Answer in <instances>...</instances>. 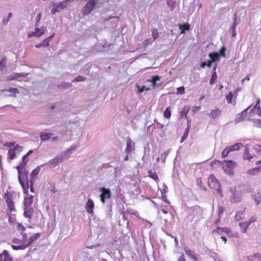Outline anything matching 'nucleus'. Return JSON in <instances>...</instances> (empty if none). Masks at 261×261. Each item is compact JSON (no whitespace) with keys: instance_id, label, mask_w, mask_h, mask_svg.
<instances>
[{"instance_id":"obj_15","label":"nucleus","mask_w":261,"mask_h":261,"mask_svg":"<svg viewBox=\"0 0 261 261\" xmlns=\"http://www.w3.org/2000/svg\"><path fill=\"white\" fill-rule=\"evenodd\" d=\"M185 251L186 254L194 261H199L197 257L195 255L194 252L189 247H185Z\"/></svg>"},{"instance_id":"obj_13","label":"nucleus","mask_w":261,"mask_h":261,"mask_svg":"<svg viewBox=\"0 0 261 261\" xmlns=\"http://www.w3.org/2000/svg\"><path fill=\"white\" fill-rule=\"evenodd\" d=\"M250 107H248L247 108L244 110L241 113L238 114L236 119L237 122H240L245 120L247 116V110L250 108Z\"/></svg>"},{"instance_id":"obj_46","label":"nucleus","mask_w":261,"mask_h":261,"mask_svg":"<svg viewBox=\"0 0 261 261\" xmlns=\"http://www.w3.org/2000/svg\"><path fill=\"white\" fill-rule=\"evenodd\" d=\"M257 220V218L255 216H251L249 219L246 222L248 223V224L250 225L252 223H253Z\"/></svg>"},{"instance_id":"obj_44","label":"nucleus","mask_w":261,"mask_h":261,"mask_svg":"<svg viewBox=\"0 0 261 261\" xmlns=\"http://www.w3.org/2000/svg\"><path fill=\"white\" fill-rule=\"evenodd\" d=\"M152 36L154 40H155L159 37V33L157 29H153L151 30Z\"/></svg>"},{"instance_id":"obj_22","label":"nucleus","mask_w":261,"mask_h":261,"mask_svg":"<svg viewBox=\"0 0 261 261\" xmlns=\"http://www.w3.org/2000/svg\"><path fill=\"white\" fill-rule=\"evenodd\" d=\"M223 163L218 160H215L211 163V168L215 170L219 167H222Z\"/></svg>"},{"instance_id":"obj_50","label":"nucleus","mask_w":261,"mask_h":261,"mask_svg":"<svg viewBox=\"0 0 261 261\" xmlns=\"http://www.w3.org/2000/svg\"><path fill=\"white\" fill-rule=\"evenodd\" d=\"M17 229L19 231L23 232L25 230V228L21 223H18L17 226Z\"/></svg>"},{"instance_id":"obj_58","label":"nucleus","mask_w":261,"mask_h":261,"mask_svg":"<svg viewBox=\"0 0 261 261\" xmlns=\"http://www.w3.org/2000/svg\"><path fill=\"white\" fill-rule=\"evenodd\" d=\"M41 17V14L40 13L38 14L36 17V22L35 24L36 26L38 25V23H39V22L40 21Z\"/></svg>"},{"instance_id":"obj_36","label":"nucleus","mask_w":261,"mask_h":261,"mask_svg":"<svg viewBox=\"0 0 261 261\" xmlns=\"http://www.w3.org/2000/svg\"><path fill=\"white\" fill-rule=\"evenodd\" d=\"M160 80V77L158 75H154L152 77L151 80H148L147 81L151 82L153 87H155L156 82Z\"/></svg>"},{"instance_id":"obj_18","label":"nucleus","mask_w":261,"mask_h":261,"mask_svg":"<svg viewBox=\"0 0 261 261\" xmlns=\"http://www.w3.org/2000/svg\"><path fill=\"white\" fill-rule=\"evenodd\" d=\"M221 111L218 108L212 110L209 114V116L212 119H215L220 116Z\"/></svg>"},{"instance_id":"obj_49","label":"nucleus","mask_w":261,"mask_h":261,"mask_svg":"<svg viewBox=\"0 0 261 261\" xmlns=\"http://www.w3.org/2000/svg\"><path fill=\"white\" fill-rule=\"evenodd\" d=\"M189 132H190L189 129H186L185 133L181 138V142H183L188 137Z\"/></svg>"},{"instance_id":"obj_11","label":"nucleus","mask_w":261,"mask_h":261,"mask_svg":"<svg viewBox=\"0 0 261 261\" xmlns=\"http://www.w3.org/2000/svg\"><path fill=\"white\" fill-rule=\"evenodd\" d=\"M33 208L32 206H24L23 216L25 217L31 219L33 215Z\"/></svg>"},{"instance_id":"obj_43","label":"nucleus","mask_w":261,"mask_h":261,"mask_svg":"<svg viewBox=\"0 0 261 261\" xmlns=\"http://www.w3.org/2000/svg\"><path fill=\"white\" fill-rule=\"evenodd\" d=\"M46 42H44V39L41 42L38 44H37L35 45V47L36 48H40L42 46H48L49 45V43H48V44L46 43Z\"/></svg>"},{"instance_id":"obj_28","label":"nucleus","mask_w":261,"mask_h":261,"mask_svg":"<svg viewBox=\"0 0 261 261\" xmlns=\"http://www.w3.org/2000/svg\"><path fill=\"white\" fill-rule=\"evenodd\" d=\"M33 196H30L29 197L24 198L23 202L24 206H31L33 202Z\"/></svg>"},{"instance_id":"obj_62","label":"nucleus","mask_w":261,"mask_h":261,"mask_svg":"<svg viewBox=\"0 0 261 261\" xmlns=\"http://www.w3.org/2000/svg\"><path fill=\"white\" fill-rule=\"evenodd\" d=\"M168 152L167 151H165L163 154H161V158H163L164 160L165 161L167 156H168Z\"/></svg>"},{"instance_id":"obj_4","label":"nucleus","mask_w":261,"mask_h":261,"mask_svg":"<svg viewBox=\"0 0 261 261\" xmlns=\"http://www.w3.org/2000/svg\"><path fill=\"white\" fill-rule=\"evenodd\" d=\"M5 198L8 208V211L10 213H11L13 211H15V207L12 200L13 196L12 194L9 192L6 193L5 194Z\"/></svg>"},{"instance_id":"obj_59","label":"nucleus","mask_w":261,"mask_h":261,"mask_svg":"<svg viewBox=\"0 0 261 261\" xmlns=\"http://www.w3.org/2000/svg\"><path fill=\"white\" fill-rule=\"evenodd\" d=\"M5 63H6V61H5V60L4 59H3L0 61V69H2L3 68H4L5 67Z\"/></svg>"},{"instance_id":"obj_30","label":"nucleus","mask_w":261,"mask_h":261,"mask_svg":"<svg viewBox=\"0 0 261 261\" xmlns=\"http://www.w3.org/2000/svg\"><path fill=\"white\" fill-rule=\"evenodd\" d=\"M148 173L149 175V176L152 178L153 180L155 181L156 183H158L159 181V177L156 173L152 172L151 170H149L148 171Z\"/></svg>"},{"instance_id":"obj_48","label":"nucleus","mask_w":261,"mask_h":261,"mask_svg":"<svg viewBox=\"0 0 261 261\" xmlns=\"http://www.w3.org/2000/svg\"><path fill=\"white\" fill-rule=\"evenodd\" d=\"M138 92L139 93H142L144 91H148L150 90L149 88H147L145 86L140 87L138 86Z\"/></svg>"},{"instance_id":"obj_10","label":"nucleus","mask_w":261,"mask_h":261,"mask_svg":"<svg viewBox=\"0 0 261 261\" xmlns=\"http://www.w3.org/2000/svg\"><path fill=\"white\" fill-rule=\"evenodd\" d=\"M63 161V156L57 155L54 159L50 160L47 163L50 168L55 167L58 165L59 163L62 162Z\"/></svg>"},{"instance_id":"obj_33","label":"nucleus","mask_w":261,"mask_h":261,"mask_svg":"<svg viewBox=\"0 0 261 261\" xmlns=\"http://www.w3.org/2000/svg\"><path fill=\"white\" fill-rule=\"evenodd\" d=\"M19 181L20 184H21V186L23 188V193L24 194H28V192H29V185L28 182L26 184H25L22 181L21 179H20V180H19Z\"/></svg>"},{"instance_id":"obj_26","label":"nucleus","mask_w":261,"mask_h":261,"mask_svg":"<svg viewBox=\"0 0 261 261\" xmlns=\"http://www.w3.org/2000/svg\"><path fill=\"white\" fill-rule=\"evenodd\" d=\"M178 27L180 30V34H184L186 31H189L190 29V25L188 23L184 24H178Z\"/></svg>"},{"instance_id":"obj_17","label":"nucleus","mask_w":261,"mask_h":261,"mask_svg":"<svg viewBox=\"0 0 261 261\" xmlns=\"http://www.w3.org/2000/svg\"><path fill=\"white\" fill-rule=\"evenodd\" d=\"M134 145L132 140L129 138H127L126 140V147L125 149V152L127 154L130 153L133 150Z\"/></svg>"},{"instance_id":"obj_25","label":"nucleus","mask_w":261,"mask_h":261,"mask_svg":"<svg viewBox=\"0 0 261 261\" xmlns=\"http://www.w3.org/2000/svg\"><path fill=\"white\" fill-rule=\"evenodd\" d=\"M209 57L211 59V60L208 61V64H212L219 59V55L217 53H212L208 55Z\"/></svg>"},{"instance_id":"obj_6","label":"nucleus","mask_w":261,"mask_h":261,"mask_svg":"<svg viewBox=\"0 0 261 261\" xmlns=\"http://www.w3.org/2000/svg\"><path fill=\"white\" fill-rule=\"evenodd\" d=\"M225 162L226 165L223 166V170L228 174H233L234 173L233 169L236 165V163L232 161H225Z\"/></svg>"},{"instance_id":"obj_32","label":"nucleus","mask_w":261,"mask_h":261,"mask_svg":"<svg viewBox=\"0 0 261 261\" xmlns=\"http://www.w3.org/2000/svg\"><path fill=\"white\" fill-rule=\"evenodd\" d=\"M16 156V153L15 149H10L9 150L8 152V159L12 160L15 159Z\"/></svg>"},{"instance_id":"obj_29","label":"nucleus","mask_w":261,"mask_h":261,"mask_svg":"<svg viewBox=\"0 0 261 261\" xmlns=\"http://www.w3.org/2000/svg\"><path fill=\"white\" fill-rule=\"evenodd\" d=\"M244 212L243 211H238L237 212L236 216L234 217V219L237 221H239L241 220L244 219Z\"/></svg>"},{"instance_id":"obj_19","label":"nucleus","mask_w":261,"mask_h":261,"mask_svg":"<svg viewBox=\"0 0 261 261\" xmlns=\"http://www.w3.org/2000/svg\"><path fill=\"white\" fill-rule=\"evenodd\" d=\"M216 68H217V65H216L214 67V68L213 70L212 74L211 77V79L210 81V84L211 85H214V84H215L216 83V80L217 79V74L216 73Z\"/></svg>"},{"instance_id":"obj_3","label":"nucleus","mask_w":261,"mask_h":261,"mask_svg":"<svg viewBox=\"0 0 261 261\" xmlns=\"http://www.w3.org/2000/svg\"><path fill=\"white\" fill-rule=\"evenodd\" d=\"M73 1L74 0H65L58 4H54L51 11V14H55L57 12H59L61 10L65 9L69 5L68 2Z\"/></svg>"},{"instance_id":"obj_52","label":"nucleus","mask_w":261,"mask_h":261,"mask_svg":"<svg viewBox=\"0 0 261 261\" xmlns=\"http://www.w3.org/2000/svg\"><path fill=\"white\" fill-rule=\"evenodd\" d=\"M5 146L11 148L12 147L15 146V142H7L5 144Z\"/></svg>"},{"instance_id":"obj_51","label":"nucleus","mask_w":261,"mask_h":261,"mask_svg":"<svg viewBox=\"0 0 261 261\" xmlns=\"http://www.w3.org/2000/svg\"><path fill=\"white\" fill-rule=\"evenodd\" d=\"M8 91L9 92H11V93H13L14 94H16L17 93H19L18 89L17 88H10L8 90Z\"/></svg>"},{"instance_id":"obj_14","label":"nucleus","mask_w":261,"mask_h":261,"mask_svg":"<svg viewBox=\"0 0 261 261\" xmlns=\"http://www.w3.org/2000/svg\"><path fill=\"white\" fill-rule=\"evenodd\" d=\"M0 261H12V257L9 254L8 251L4 250L0 254Z\"/></svg>"},{"instance_id":"obj_54","label":"nucleus","mask_w":261,"mask_h":261,"mask_svg":"<svg viewBox=\"0 0 261 261\" xmlns=\"http://www.w3.org/2000/svg\"><path fill=\"white\" fill-rule=\"evenodd\" d=\"M254 149L256 152H260L261 151V145L258 144H255L253 147Z\"/></svg>"},{"instance_id":"obj_31","label":"nucleus","mask_w":261,"mask_h":261,"mask_svg":"<svg viewBox=\"0 0 261 261\" xmlns=\"http://www.w3.org/2000/svg\"><path fill=\"white\" fill-rule=\"evenodd\" d=\"M190 109V106H185L181 111V117H185L187 118V114Z\"/></svg>"},{"instance_id":"obj_63","label":"nucleus","mask_w":261,"mask_h":261,"mask_svg":"<svg viewBox=\"0 0 261 261\" xmlns=\"http://www.w3.org/2000/svg\"><path fill=\"white\" fill-rule=\"evenodd\" d=\"M21 234L22 237V239H23V241H24L27 240V234L26 233L24 232H21Z\"/></svg>"},{"instance_id":"obj_1","label":"nucleus","mask_w":261,"mask_h":261,"mask_svg":"<svg viewBox=\"0 0 261 261\" xmlns=\"http://www.w3.org/2000/svg\"><path fill=\"white\" fill-rule=\"evenodd\" d=\"M207 184L210 187L215 189L220 196H222L220 182L214 174H211L209 176Z\"/></svg>"},{"instance_id":"obj_9","label":"nucleus","mask_w":261,"mask_h":261,"mask_svg":"<svg viewBox=\"0 0 261 261\" xmlns=\"http://www.w3.org/2000/svg\"><path fill=\"white\" fill-rule=\"evenodd\" d=\"M101 194L100 195V201L104 203L106 199H109L111 197V192L109 189H106L104 187L101 188L100 190Z\"/></svg>"},{"instance_id":"obj_5","label":"nucleus","mask_w":261,"mask_h":261,"mask_svg":"<svg viewBox=\"0 0 261 261\" xmlns=\"http://www.w3.org/2000/svg\"><path fill=\"white\" fill-rule=\"evenodd\" d=\"M239 88L236 89L234 92H229L226 95V99L228 104H232L235 106L236 104V99L238 95Z\"/></svg>"},{"instance_id":"obj_39","label":"nucleus","mask_w":261,"mask_h":261,"mask_svg":"<svg viewBox=\"0 0 261 261\" xmlns=\"http://www.w3.org/2000/svg\"><path fill=\"white\" fill-rule=\"evenodd\" d=\"M164 117L167 119H169L171 117V110L169 107L166 108L164 112Z\"/></svg>"},{"instance_id":"obj_27","label":"nucleus","mask_w":261,"mask_h":261,"mask_svg":"<svg viewBox=\"0 0 261 261\" xmlns=\"http://www.w3.org/2000/svg\"><path fill=\"white\" fill-rule=\"evenodd\" d=\"M26 165V163H24V165H19L16 167V169L18 174V180H20L21 176H22V171L24 169V166Z\"/></svg>"},{"instance_id":"obj_64","label":"nucleus","mask_w":261,"mask_h":261,"mask_svg":"<svg viewBox=\"0 0 261 261\" xmlns=\"http://www.w3.org/2000/svg\"><path fill=\"white\" fill-rule=\"evenodd\" d=\"M178 261H186L185 255L184 254L180 255L178 259Z\"/></svg>"},{"instance_id":"obj_61","label":"nucleus","mask_w":261,"mask_h":261,"mask_svg":"<svg viewBox=\"0 0 261 261\" xmlns=\"http://www.w3.org/2000/svg\"><path fill=\"white\" fill-rule=\"evenodd\" d=\"M186 119L187 120V127L186 129L190 130L191 128V121L188 117H187V118H186Z\"/></svg>"},{"instance_id":"obj_8","label":"nucleus","mask_w":261,"mask_h":261,"mask_svg":"<svg viewBox=\"0 0 261 261\" xmlns=\"http://www.w3.org/2000/svg\"><path fill=\"white\" fill-rule=\"evenodd\" d=\"M203 210L199 206H195L191 210L190 215L192 218L200 217L202 216Z\"/></svg>"},{"instance_id":"obj_23","label":"nucleus","mask_w":261,"mask_h":261,"mask_svg":"<svg viewBox=\"0 0 261 261\" xmlns=\"http://www.w3.org/2000/svg\"><path fill=\"white\" fill-rule=\"evenodd\" d=\"M239 225L240 227L241 231L243 233H246L247 232L248 228L249 226L246 221L240 222Z\"/></svg>"},{"instance_id":"obj_45","label":"nucleus","mask_w":261,"mask_h":261,"mask_svg":"<svg viewBox=\"0 0 261 261\" xmlns=\"http://www.w3.org/2000/svg\"><path fill=\"white\" fill-rule=\"evenodd\" d=\"M225 209L222 206H218V217L221 218V215L224 212Z\"/></svg>"},{"instance_id":"obj_60","label":"nucleus","mask_w":261,"mask_h":261,"mask_svg":"<svg viewBox=\"0 0 261 261\" xmlns=\"http://www.w3.org/2000/svg\"><path fill=\"white\" fill-rule=\"evenodd\" d=\"M55 36V34L54 33L53 34H52L51 35H50V36H49L48 37H47L45 39H44V42H46L47 44H48V43H49V40L50 39H51Z\"/></svg>"},{"instance_id":"obj_41","label":"nucleus","mask_w":261,"mask_h":261,"mask_svg":"<svg viewBox=\"0 0 261 261\" xmlns=\"http://www.w3.org/2000/svg\"><path fill=\"white\" fill-rule=\"evenodd\" d=\"M236 29V26L235 25V24H232V25L230 28V31H231V33H232V35H231L232 37H234L237 35Z\"/></svg>"},{"instance_id":"obj_34","label":"nucleus","mask_w":261,"mask_h":261,"mask_svg":"<svg viewBox=\"0 0 261 261\" xmlns=\"http://www.w3.org/2000/svg\"><path fill=\"white\" fill-rule=\"evenodd\" d=\"M220 229H221L222 231H223L225 233H226L227 234H228L230 232V230L228 228H226V227L220 228L219 227H217V229H216L214 230H213V233H215L216 232V233H220V232H219V230Z\"/></svg>"},{"instance_id":"obj_12","label":"nucleus","mask_w":261,"mask_h":261,"mask_svg":"<svg viewBox=\"0 0 261 261\" xmlns=\"http://www.w3.org/2000/svg\"><path fill=\"white\" fill-rule=\"evenodd\" d=\"M94 203L91 199H89L86 204V209L87 212L90 214H93V208Z\"/></svg>"},{"instance_id":"obj_53","label":"nucleus","mask_w":261,"mask_h":261,"mask_svg":"<svg viewBox=\"0 0 261 261\" xmlns=\"http://www.w3.org/2000/svg\"><path fill=\"white\" fill-rule=\"evenodd\" d=\"M201 109L200 106H194L192 109V111L195 113L197 112H198Z\"/></svg>"},{"instance_id":"obj_57","label":"nucleus","mask_w":261,"mask_h":261,"mask_svg":"<svg viewBox=\"0 0 261 261\" xmlns=\"http://www.w3.org/2000/svg\"><path fill=\"white\" fill-rule=\"evenodd\" d=\"M177 92L180 94L185 93V88L183 86L179 87L177 89Z\"/></svg>"},{"instance_id":"obj_20","label":"nucleus","mask_w":261,"mask_h":261,"mask_svg":"<svg viewBox=\"0 0 261 261\" xmlns=\"http://www.w3.org/2000/svg\"><path fill=\"white\" fill-rule=\"evenodd\" d=\"M243 158L244 160H247L248 161H251V160L253 159V155L250 153L248 147L245 148Z\"/></svg>"},{"instance_id":"obj_35","label":"nucleus","mask_w":261,"mask_h":261,"mask_svg":"<svg viewBox=\"0 0 261 261\" xmlns=\"http://www.w3.org/2000/svg\"><path fill=\"white\" fill-rule=\"evenodd\" d=\"M23 75L21 73H15L13 75H10L8 77V81H13V80H17L19 77L23 76Z\"/></svg>"},{"instance_id":"obj_47","label":"nucleus","mask_w":261,"mask_h":261,"mask_svg":"<svg viewBox=\"0 0 261 261\" xmlns=\"http://www.w3.org/2000/svg\"><path fill=\"white\" fill-rule=\"evenodd\" d=\"M85 80H86V77H85L79 75V76H77L75 79H74L72 81V82H82V81H85Z\"/></svg>"},{"instance_id":"obj_55","label":"nucleus","mask_w":261,"mask_h":261,"mask_svg":"<svg viewBox=\"0 0 261 261\" xmlns=\"http://www.w3.org/2000/svg\"><path fill=\"white\" fill-rule=\"evenodd\" d=\"M212 64H208V61L207 62H202L201 63V67L203 68H204L206 66H207L208 67H210L211 66Z\"/></svg>"},{"instance_id":"obj_42","label":"nucleus","mask_w":261,"mask_h":261,"mask_svg":"<svg viewBox=\"0 0 261 261\" xmlns=\"http://www.w3.org/2000/svg\"><path fill=\"white\" fill-rule=\"evenodd\" d=\"M225 50H226V48L224 46H223L219 53H217V54H218L219 55V57L220 56H222L223 57H225Z\"/></svg>"},{"instance_id":"obj_16","label":"nucleus","mask_w":261,"mask_h":261,"mask_svg":"<svg viewBox=\"0 0 261 261\" xmlns=\"http://www.w3.org/2000/svg\"><path fill=\"white\" fill-rule=\"evenodd\" d=\"M41 233L38 232L36 233H35L34 235L32 236L29 238L28 242L25 243L27 247H29L30 245H31L34 241L38 240L41 236Z\"/></svg>"},{"instance_id":"obj_24","label":"nucleus","mask_w":261,"mask_h":261,"mask_svg":"<svg viewBox=\"0 0 261 261\" xmlns=\"http://www.w3.org/2000/svg\"><path fill=\"white\" fill-rule=\"evenodd\" d=\"M52 136L51 133H41L40 134V139L42 141L49 140Z\"/></svg>"},{"instance_id":"obj_38","label":"nucleus","mask_w":261,"mask_h":261,"mask_svg":"<svg viewBox=\"0 0 261 261\" xmlns=\"http://www.w3.org/2000/svg\"><path fill=\"white\" fill-rule=\"evenodd\" d=\"M40 171V168L39 167H37L36 168L34 169L31 173V179H33L36 177Z\"/></svg>"},{"instance_id":"obj_56","label":"nucleus","mask_w":261,"mask_h":261,"mask_svg":"<svg viewBox=\"0 0 261 261\" xmlns=\"http://www.w3.org/2000/svg\"><path fill=\"white\" fill-rule=\"evenodd\" d=\"M13 149H15V151H18L20 152L22 150V147L19 145H16Z\"/></svg>"},{"instance_id":"obj_21","label":"nucleus","mask_w":261,"mask_h":261,"mask_svg":"<svg viewBox=\"0 0 261 261\" xmlns=\"http://www.w3.org/2000/svg\"><path fill=\"white\" fill-rule=\"evenodd\" d=\"M260 172H261V167H257L253 168L252 169L248 170L247 171V173L248 174L250 175H257Z\"/></svg>"},{"instance_id":"obj_7","label":"nucleus","mask_w":261,"mask_h":261,"mask_svg":"<svg viewBox=\"0 0 261 261\" xmlns=\"http://www.w3.org/2000/svg\"><path fill=\"white\" fill-rule=\"evenodd\" d=\"M46 31V28L43 26L41 27L40 29L36 28L34 31H32L28 33V37L31 38L33 36L40 37L45 33Z\"/></svg>"},{"instance_id":"obj_37","label":"nucleus","mask_w":261,"mask_h":261,"mask_svg":"<svg viewBox=\"0 0 261 261\" xmlns=\"http://www.w3.org/2000/svg\"><path fill=\"white\" fill-rule=\"evenodd\" d=\"M12 248L14 250H24L25 248H28L26 244H23L19 246H14L12 245Z\"/></svg>"},{"instance_id":"obj_40","label":"nucleus","mask_w":261,"mask_h":261,"mask_svg":"<svg viewBox=\"0 0 261 261\" xmlns=\"http://www.w3.org/2000/svg\"><path fill=\"white\" fill-rule=\"evenodd\" d=\"M254 199L256 204H258L261 201V194L259 193L255 194Z\"/></svg>"},{"instance_id":"obj_2","label":"nucleus","mask_w":261,"mask_h":261,"mask_svg":"<svg viewBox=\"0 0 261 261\" xmlns=\"http://www.w3.org/2000/svg\"><path fill=\"white\" fill-rule=\"evenodd\" d=\"M243 146L242 143H236L232 145L226 147L221 153L222 157L223 158L226 157L230 152L238 150Z\"/></svg>"}]
</instances>
